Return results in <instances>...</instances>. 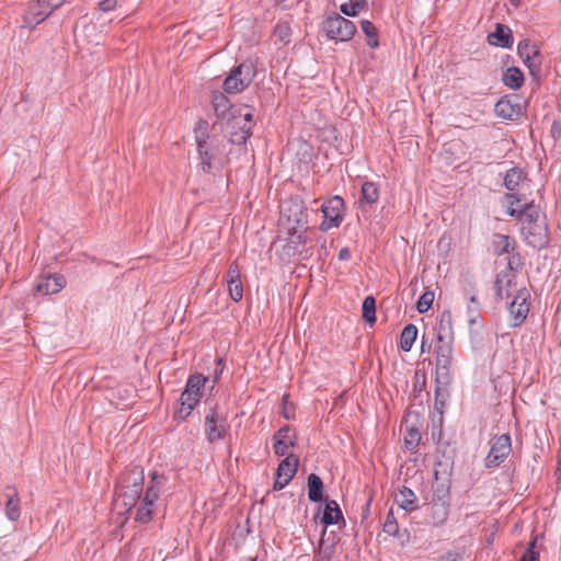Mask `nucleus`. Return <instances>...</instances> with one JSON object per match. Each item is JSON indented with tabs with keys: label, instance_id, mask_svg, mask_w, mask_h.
Returning <instances> with one entry per match:
<instances>
[{
	"label": "nucleus",
	"instance_id": "obj_34",
	"mask_svg": "<svg viewBox=\"0 0 561 561\" xmlns=\"http://www.w3.org/2000/svg\"><path fill=\"white\" fill-rule=\"evenodd\" d=\"M360 28L367 37V45L370 48H377L379 46L378 33L375 25L369 20L360 21Z\"/></svg>",
	"mask_w": 561,
	"mask_h": 561
},
{
	"label": "nucleus",
	"instance_id": "obj_2",
	"mask_svg": "<svg viewBox=\"0 0 561 561\" xmlns=\"http://www.w3.org/2000/svg\"><path fill=\"white\" fill-rule=\"evenodd\" d=\"M256 76V67L252 60H245L233 67L222 83L226 93H240L245 90Z\"/></svg>",
	"mask_w": 561,
	"mask_h": 561
},
{
	"label": "nucleus",
	"instance_id": "obj_24",
	"mask_svg": "<svg viewBox=\"0 0 561 561\" xmlns=\"http://www.w3.org/2000/svg\"><path fill=\"white\" fill-rule=\"evenodd\" d=\"M75 35L77 41H87L94 45L101 44L103 39V35L98 32V25L95 23H88L80 31L76 30Z\"/></svg>",
	"mask_w": 561,
	"mask_h": 561
},
{
	"label": "nucleus",
	"instance_id": "obj_37",
	"mask_svg": "<svg viewBox=\"0 0 561 561\" xmlns=\"http://www.w3.org/2000/svg\"><path fill=\"white\" fill-rule=\"evenodd\" d=\"M363 318L368 323L376 322V300L373 296H367L362 306Z\"/></svg>",
	"mask_w": 561,
	"mask_h": 561
},
{
	"label": "nucleus",
	"instance_id": "obj_30",
	"mask_svg": "<svg viewBox=\"0 0 561 561\" xmlns=\"http://www.w3.org/2000/svg\"><path fill=\"white\" fill-rule=\"evenodd\" d=\"M503 82L511 89H518L524 82V75L518 68H507L503 75Z\"/></svg>",
	"mask_w": 561,
	"mask_h": 561
},
{
	"label": "nucleus",
	"instance_id": "obj_23",
	"mask_svg": "<svg viewBox=\"0 0 561 561\" xmlns=\"http://www.w3.org/2000/svg\"><path fill=\"white\" fill-rule=\"evenodd\" d=\"M213 106L217 117L222 122L231 119V115L236 112L237 107L231 105L228 98L220 92L214 94Z\"/></svg>",
	"mask_w": 561,
	"mask_h": 561
},
{
	"label": "nucleus",
	"instance_id": "obj_27",
	"mask_svg": "<svg viewBox=\"0 0 561 561\" xmlns=\"http://www.w3.org/2000/svg\"><path fill=\"white\" fill-rule=\"evenodd\" d=\"M308 497L311 502H321L323 499V482L316 473L308 476Z\"/></svg>",
	"mask_w": 561,
	"mask_h": 561
},
{
	"label": "nucleus",
	"instance_id": "obj_38",
	"mask_svg": "<svg viewBox=\"0 0 561 561\" xmlns=\"http://www.w3.org/2000/svg\"><path fill=\"white\" fill-rule=\"evenodd\" d=\"M434 293L432 290L424 291L416 302V310L420 313H425L433 305Z\"/></svg>",
	"mask_w": 561,
	"mask_h": 561
},
{
	"label": "nucleus",
	"instance_id": "obj_8",
	"mask_svg": "<svg viewBox=\"0 0 561 561\" xmlns=\"http://www.w3.org/2000/svg\"><path fill=\"white\" fill-rule=\"evenodd\" d=\"M121 482L125 489L123 496L128 500L125 501V505H133L142 490L144 470L140 467L133 468L129 472L124 473Z\"/></svg>",
	"mask_w": 561,
	"mask_h": 561
},
{
	"label": "nucleus",
	"instance_id": "obj_4",
	"mask_svg": "<svg viewBox=\"0 0 561 561\" xmlns=\"http://www.w3.org/2000/svg\"><path fill=\"white\" fill-rule=\"evenodd\" d=\"M67 0H33L24 13V26L34 27L42 23L54 10L61 7Z\"/></svg>",
	"mask_w": 561,
	"mask_h": 561
},
{
	"label": "nucleus",
	"instance_id": "obj_7",
	"mask_svg": "<svg viewBox=\"0 0 561 561\" xmlns=\"http://www.w3.org/2000/svg\"><path fill=\"white\" fill-rule=\"evenodd\" d=\"M229 431V425L226 417L218 413L215 409H211L205 415L204 432L206 439L214 444L222 439Z\"/></svg>",
	"mask_w": 561,
	"mask_h": 561
},
{
	"label": "nucleus",
	"instance_id": "obj_46",
	"mask_svg": "<svg viewBox=\"0 0 561 561\" xmlns=\"http://www.w3.org/2000/svg\"><path fill=\"white\" fill-rule=\"evenodd\" d=\"M478 309H479V301H478L476 296H471L469 298V305H468V312H469V314H471V316L477 314ZM470 322L471 323L474 322V318L473 317L470 318Z\"/></svg>",
	"mask_w": 561,
	"mask_h": 561
},
{
	"label": "nucleus",
	"instance_id": "obj_9",
	"mask_svg": "<svg viewBox=\"0 0 561 561\" xmlns=\"http://www.w3.org/2000/svg\"><path fill=\"white\" fill-rule=\"evenodd\" d=\"M530 294L526 288L519 289L508 306L511 327H519L527 318L530 307Z\"/></svg>",
	"mask_w": 561,
	"mask_h": 561
},
{
	"label": "nucleus",
	"instance_id": "obj_53",
	"mask_svg": "<svg viewBox=\"0 0 561 561\" xmlns=\"http://www.w3.org/2000/svg\"><path fill=\"white\" fill-rule=\"evenodd\" d=\"M511 3L514 5V7H518L522 2V0H510Z\"/></svg>",
	"mask_w": 561,
	"mask_h": 561
},
{
	"label": "nucleus",
	"instance_id": "obj_39",
	"mask_svg": "<svg viewBox=\"0 0 561 561\" xmlns=\"http://www.w3.org/2000/svg\"><path fill=\"white\" fill-rule=\"evenodd\" d=\"M154 513V507L146 505L141 502V505L137 510L136 519L140 523H148Z\"/></svg>",
	"mask_w": 561,
	"mask_h": 561
},
{
	"label": "nucleus",
	"instance_id": "obj_51",
	"mask_svg": "<svg viewBox=\"0 0 561 561\" xmlns=\"http://www.w3.org/2000/svg\"><path fill=\"white\" fill-rule=\"evenodd\" d=\"M351 257V252L347 248H343L339 252V259L342 261L348 260Z\"/></svg>",
	"mask_w": 561,
	"mask_h": 561
},
{
	"label": "nucleus",
	"instance_id": "obj_25",
	"mask_svg": "<svg viewBox=\"0 0 561 561\" xmlns=\"http://www.w3.org/2000/svg\"><path fill=\"white\" fill-rule=\"evenodd\" d=\"M340 520H343V514L339 507V504L333 500L328 501L322 516L324 529L331 525L337 524Z\"/></svg>",
	"mask_w": 561,
	"mask_h": 561
},
{
	"label": "nucleus",
	"instance_id": "obj_12",
	"mask_svg": "<svg viewBox=\"0 0 561 561\" xmlns=\"http://www.w3.org/2000/svg\"><path fill=\"white\" fill-rule=\"evenodd\" d=\"M280 219L287 220L288 229L297 233L305 229L306 220L302 206L299 203H285L280 208Z\"/></svg>",
	"mask_w": 561,
	"mask_h": 561
},
{
	"label": "nucleus",
	"instance_id": "obj_43",
	"mask_svg": "<svg viewBox=\"0 0 561 561\" xmlns=\"http://www.w3.org/2000/svg\"><path fill=\"white\" fill-rule=\"evenodd\" d=\"M240 270L236 262H232L229 265L228 272H227V283H233L237 280H240Z\"/></svg>",
	"mask_w": 561,
	"mask_h": 561
},
{
	"label": "nucleus",
	"instance_id": "obj_13",
	"mask_svg": "<svg viewBox=\"0 0 561 561\" xmlns=\"http://www.w3.org/2000/svg\"><path fill=\"white\" fill-rule=\"evenodd\" d=\"M522 233L527 244L534 249H543L549 243L548 227L546 222L525 225L522 227Z\"/></svg>",
	"mask_w": 561,
	"mask_h": 561
},
{
	"label": "nucleus",
	"instance_id": "obj_28",
	"mask_svg": "<svg viewBox=\"0 0 561 561\" xmlns=\"http://www.w3.org/2000/svg\"><path fill=\"white\" fill-rule=\"evenodd\" d=\"M396 502L407 512L414 511L416 508V495L411 489L407 486L400 488L398 494L396 495Z\"/></svg>",
	"mask_w": 561,
	"mask_h": 561
},
{
	"label": "nucleus",
	"instance_id": "obj_17",
	"mask_svg": "<svg viewBox=\"0 0 561 561\" xmlns=\"http://www.w3.org/2000/svg\"><path fill=\"white\" fill-rule=\"evenodd\" d=\"M436 340L438 343L435 348L437 370L448 373L453 355L451 343L449 341H445L440 333H437Z\"/></svg>",
	"mask_w": 561,
	"mask_h": 561
},
{
	"label": "nucleus",
	"instance_id": "obj_3",
	"mask_svg": "<svg viewBox=\"0 0 561 561\" xmlns=\"http://www.w3.org/2000/svg\"><path fill=\"white\" fill-rule=\"evenodd\" d=\"M206 381L207 377H204L201 374L191 375L188 377L185 389L180 397L181 408L176 413L180 419L188 416L199 402L202 396L201 391Z\"/></svg>",
	"mask_w": 561,
	"mask_h": 561
},
{
	"label": "nucleus",
	"instance_id": "obj_45",
	"mask_svg": "<svg viewBox=\"0 0 561 561\" xmlns=\"http://www.w3.org/2000/svg\"><path fill=\"white\" fill-rule=\"evenodd\" d=\"M275 34L285 43L289 42L290 30L286 25H277Z\"/></svg>",
	"mask_w": 561,
	"mask_h": 561
},
{
	"label": "nucleus",
	"instance_id": "obj_49",
	"mask_svg": "<svg viewBox=\"0 0 561 561\" xmlns=\"http://www.w3.org/2000/svg\"><path fill=\"white\" fill-rule=\"evenodd\" d=\"M116 3H117L116 0H102L99 4L100 10L103 12H108L116 7Z\"/></svg>",
	"mask_w": 561,
	"mask_h": 561
},
{
	"label": "nucleus",
	"instance_id": "obj_29",
	"mask_svg": "<svg viewBox=\"0 0 561 561\" xmlns=\"http://www.w3.org/2000/svg\"><path fill=\"white\" fill-rule=\"evenodd\" d=\"M417 336V328L414 324H408L403 328L400 335V348L403 352H410Z\"/></svg>",
	"mask_w": 561,
	"mask_h": 561
},
{
	"label": "nucleus",
	"instance_id": "obj_6",
	"mask_svg": "<svg viewBox=\"0 0 561 561\" xmlns=\"http://www.w3.org/2000/svg\"><path fill=\"white\" fill-rule=\"evenodd\" d=\"M490 444V451L484 459L486 468L500 466L512 450V442L508 434H502L493 437Z\"/></svg>",
	"mask_w": 561,
	"mask_h": 561
},
{
	"label": "nucleus",
	"instance_id": "obj_42",
	"mask_svg": "<svg viewBox=\"0 0 561 561\" xmlns=\"http://www.w3.org/2000/svg\"><path fill=\"white\" fill-rule=\"evenodd\" d=\"M506 197L511 201L510 202V206L507 208V214L512 217H515L517 219H519L520 215H522V208H516L515 207V204H518L519 203V198L516 194H507Z\"/></svg>",
	"mask_w": 561,
	"mask_h": 561
},
{
	"label": "nucleus",
	"instance_id": "obj_54",
	"mask_svg": "<svg viewBox=\"0 0 561 561\" xmlns=\"http://www.w3.org/2000/svg\"><path fill=\"white\" fill-rule=\"evenodd\" d=\"M284 416L287 420L291 417L289 413H286V408L284 409Z\"/></svg>",
	"mask_w": 561,
	"mask_h": 561
},
{
	"label": "nucleus",
	"instance_id": "obj_11",
	"mask_svg": "<svg viewBox=\"0 0 561 561\" xmlns=\"http://www.w3.org/2000/svg\"><path fill=\"white\" fill-rule=\"evenodd\" d=\"M448 489H437L431 505V518L434 526H442L448 518L449 496Z\"/></svg>",
	"mask_w": 561,
	"mask_h": 561
},
{
	"label": "nucleus",
	"instance_id": "obj_18",
	"mask_svg": "<svg viewBox=\"0 0 561 561\" xmlns=\"http://www.w3.org/2000/svg\"><path fill=\"white\" fill-rule=\"evenodd\" d=\"M206 125V123H203ZM198 154L202 160V168L205 172L211 169L213 154L210 152L209 136L203 130L202 124L195 130Z\"/></svg>",
	"mask_w": 561,
	"mask_h": 561
},
{
	"label": "nucleus",
	"instance_id": "obj_41",
	"mask_svg": "<svg viewBox=\"0 0 561 561\" xmlns=\"http://www.w3.org/2000/svg\"><path fill=\"white\" fill-rule=\"evenodd\" d=\"M538 558L539 552L536 549V539H534L523 552L519 561H538Z\"/></svg>",
	"mask_w": 561,
	"mask_h": 561
},
{
	"label": "nucleus",
	"instance_id": "obj_10",
	"mask_svg": "<svg viewBox=\"0 0 561 561\" xmlns=\"http://www.w3.org/2000/svg\"><path fill=\"white\" fill-rule=\"evenodd\" d=\"M344 202L340 196H333L321 205L324 220L320 225L322 231L339 227L343 220L342 210Z\"/></svg>",
	"mask_w": 561,
	"mask_h": 561
},
{
	"label": "nucleus",
	"instance_id": "obj_22",
	"mask_svg": "<svg viewBox=\"0 0 561 561\" xmlns=\"http://www.w3.org/2000/svg\"><path fill=\"white\" fill-rule=\"evenodd\" d=\"M491 45H495L502 48H511L513 46V35L508 26L497 24L495 31L488 37Z\"/></svg>",
	"mask_w": 561,
	"mask_h": 561
},
{
	"label": "nucleus",
	"instance_id": "obj_55",
	"mask_svg": "<svg viewBox=\"0 0 561 561\" xmlns=\"http://www.w3.org/2000/svg\"><path fill=\"white\" fill-rule=\"evenodd\" d=\"M421 348H422V352H425V350H426V346H425V342H424V340L422 341V346H421Z\"/></svg>",
	"mask_w": 561,
	"mask_h": 561
},
{
	"label": "nucleus",
	"instance_id": "obj_52",
	"mask_svg": "<svg viewBox=\"0 0 561 561\" xmlns=\"http://www.w3.org/2000/svg\"><path fill=\"white\" fill-rule=\"evenodd\" d=\"M410 437H411V439H410V440H407V443H408V444H409V443H412V442H417V440H419V435H417V433H416V432H412V433H410Z\"/></svg>",
	"mask_w": 561,
	"mask_h": 561
},
{
	"label": "nucleus",
	"instance_id": "obj_36",
	"mask_svg": "<svg viewBox=\"0 0 561 561\" xmlns=\"http://www.w3.org/2000/svg\"><path fill=\"white\" fill-rule=\"evenodd\" d=\"M366 0H350L340 5V11L346 16H356L366 7Z\"/></svg>",
	"mask_w": 561,
	"mask_h": 561
},
{
	"label": "nucleus",
	"instance_id": "obj_35",
	"mask_svg": "<svg viewBox=\"0 0 561 561\" xmlns=\"http://www.w3.org/2000/svg\"><path fill=\"white\" fill-rule=\"evenodd\" d=\"M495 114L505 119H514L517 111L508 100H500L494 106Z\"/></svg>",
	"mask_w": 561,
	"mask_h": 561
},
{
	"label": "nucleus",
	"instance_id": "obj_26",
	"mask_svg": "<svg viewBox=\"0 0 561 561\" xmlns=\"http://www.w3.org/2000/svg\"><path fill=\"white\" fill-rule=\"evenodd\" d=\"M518 220L522 221L523 226L546 222L545 216L540 211L539 207L534 204H526L522 208V215Z\"/></svg>",
	"mask_w": 561,
	"mask_h": 561
},
{
	"label": "nucleus",
	"instance_id": "obj_40",
	"mask_svg": "<svg viewBox=\"0 0 561 561\" xmlns=\"http://www.w3.org/2000/svg\"><path fill=\"white\" fill-rule=\"evenodd\" d=\"M227 285L231 299L236 302L240 301L243 297L241 279L233 283H227Z\"/></svg>",
	"mask_w": 561,
	"mask_h": 561
},
{
	"label": "nucleus",
	"instance_id": "obj_15",
	"mask_svg": "<svg viewBox=\"0 0 561 561\" xmlns=\"http://www.w3.org/2000/svg\"><path fill=\"white\" fill-rule=\"evenodd\" d=\"M298 458L294 454H289L280 461L277 468L274 490L284 489L297 472Z\"/></svg>",
	"mask_w": 561,
	"mask_h": 561
},
{
	"label": "nucleus",
	"instance_id": "obj_48",
	"mask_svg": "<svg viewBox=\"0 0 561 561\" xmlns=\"http://www.w3.org/2000/svg\"><path fill=\"white\" fill-rule=\"evenodd\" d=\"M224 368H225V360L222 357H219L217 359V367L214 371V380H213L214 382H217L219 380V378L224 371Z\"/></svg>",
	"mask_w": 561,
	"mask_h": 561
},
{
	"label": "nucleus",
	"instance_id": "obj_1",
	"mask_svg": "<svg viewBox=\"0 0 561 561\" xmlns=\"http://www.w3.org/2000/svg\"><path fill=\"white\" fill-rule=\"evenodd\" d=\"M227 129L231 134L233 144H244L251 135L253 126V111L249 106L240 105L231 115V119L225 121Z\"/></svg>",
	"mask_w": 561,
	"mask_h": 561
},
{
	"label": "nucleus",
	"instance_id": "obj_5",
	"mask_svg": "<svg viewBox=\"0 0 561 561\" xmlns=\"http://www.w3.org/2000/svg\"><path fill=\"white\" fill-rule=\"evenodd\" d=\"M323 30L330 39L347 42L353 38L356 26L352 21L334 13L327 18Z\"/></svg>",
	"mask_w": 561,
	"mask_h": 561
},
{
	"label": "nucleus",
	"instance_id": "obj_14",
	"mask_svg": "<svg viewBox=\"0 0 561 561\" xmlns=\"http://www.w3.org/2000/svg\"><path fill=\"white\" fill-rule=\"evenodd\" d=\"M517 51L531 75H536L540 71L541 58L535 43L529 39L520 41L517 46Z\"/></svg>",
	"mask_w": 561,
	"mask_h": 561
},
{
	"label": "nucleus",
	"instance_id": "obj_32",
	"mask_svg": "<svg viewBox=\"0 0 561 561\" xmlns=\"http://www.w3.org/2000/svg\"><path fill=\"white\" fill-rule=\"evenodd\" d=\"M524 172L519 168L510 169L504 176V185L508 191H515L524 180Z\"/></svg>",
	"mask_w": 561,
	"mask_h": 561
},
{
	"label": "nucleus",
	"instance_id": "obj_44",
	"mask_svg": "<svg viewBox=\"0 0 561 561\" xmlns=\"http://www.w3.org/2000/svg\"><path fill=\"white\" fill-rule=\"evenodd\" d=\"M383 530L389 535H394L398 531V524L393 518L392 513H389L387 520L383 524Z\"/></svg>",
	"mask_w": 561,
	"mask_h": 561
},
{
	"label": "nucleus",
	"instance_id": "obj_33",
	"mask_svg": "<svg viewBox=\"0 0 561 561\" xmlns=\"http://www.w3.org/2000/svg\"><path fill=\"white\" fill-rule=\"evenodd\" d=\"M494 253L502 255L514 250V241L506 234H496L493 241Z\"/></svg>",
	"mask_w": 561,
	"mask_h": 561
},
{
	"label": "nucleus",
	"instance_id": "obj_47",
	"mask_svg": "<svg viewBox=\"0 0 561 561\" xmlns=\"http://www.w3.org/2000/svg\"><path fill=\"white\" fill-rule=\"evenodd\" d=\"M460 554L456 551H448L437 558V561H459Z\"/></svg>",
	"mask_w": 561,
	"mask_h": 561
},
{
	"label": "nucleus",
	"instance_id": "obj_20",
	"mask_svg": "<svg viewBox=\"0 0 561 561\" xmlns=\"http://www.w3.org/2000/svg\"><path fill=\"white\" fill-rule=\"evenodd\" d=\"M150 482L147 486L142 503L156 508V502L158 501L161 490L164 485L165 478L157 471H153L150 476Z\"/></svg>",
	"mask_w": 561,
	"mask_h": 561
},
{
	"label": "nucleus",
	"instance_id": "obj_31",
	"mask_svg": "<svg viewBox=\"0 0 561 561\" xmlns=\"http://www.w3.org/2000/svg\"><path fill=\"white\" fill-rule=\"evenodd\" d=\"M21 510H20V499L16 492L12 494H8V500L5 503V516L9 520L15 522L20 518Z\"/></svg>",
	"mask_w": 561,
	"mask_h": 561
},
{
	"label": "nucleus",
	"instance_id": "obj_56",
	"mask_svg": "<svg viewBox=\"0 0 561 561\" xmlns=\"http://www.w3.org/2000/svg\"><path fill=\"white\" fill-rule=\"evenodd\" d=\"M286 399H287V396H284V397H283V401H284V403H286Z\"/></svg>",
	"mask_w": 561,
	"mask_h": 561
},
{
	"label": "nucleus",
	"instance_id": "obj_19",
	"mask_svg": "<svg viewBox=\"0 0 561 561\" xmlns=\"http://www.w3.org/2000/svg\"><path fill=\"white\" fill-rule=\"evenodd\" d=\"M66 285L62 275L49 274L39 278L35 285V290L42 295H53L59 293Z\"/></svg>",
	"mask_w": 561,
	"mask_h": 561
},
{
	"label": "nucleus",
	"instance_id": "obj_16",
	"mask_svg": "<svg viewBox=\"0 0 561 561\" xmlns=\"http://www.w3.org/2000/svg\"><path fill=\"white\" fill-rule=\"evenodd\" d=\"M274 451L278 456H287L289 448L296 445V434L288 426L280 427L274 435Z\"/></svg>",
	"mask_w": 561,
	"mask_h": 561
},
{
	"label": "nucleus",
	"instance_id": "obj_21",
	"mask_svg": "<svg viewBox=\"0 0 561 561\" xmlns=\"http://www.w3.org/2000/svg\"><path fill=\"white\" fill-rule=\"evenodd\" d=\"M379 199V190L374 182H364L362 185V196L358 201L359 208L363 211L369 210Z\"/></svg>",
	"mask_w": 561,
	"mask_h": 561
},
{
	"label": "nucleus",
	"instance_id": "obj_50",
	"mask_svg": "<svg viewBox=\"0 0 561 561\" xmlns=\"http://www.w3.org/2000/svg\"><path fill=\"white\" fill-rule=\"evenodd\" d=\"M316 558H318L321 561H330L331 559V552L328 551V549H319Z\"/></svg>",
	"mask_w": 561,
	"mask_h": 561
}]
</instances>
